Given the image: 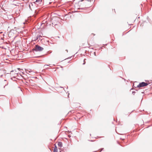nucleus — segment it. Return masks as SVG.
<instances>
[{
  "mask_svg": "<svg viewBox=\"0 0 152 152\" xmlns=\"http://www.w3.org/2000/svg\"><path fill=\"white\" fill-rule=\"evenodd\" d=\"M57 25V24H55V26L56 25Z\"/></svg>",
  "mask_w": 152,
  "mask_h": 152,
  "instance_id": "obj_22",
  "label": "nucleus"
},
{
  "mask_svg": "<svg viewBox=\"0 0 152 152\" xmlns=\"http://www.w3.org/2000/svg\"><path fill=\"white\" fill-rule=\"evenodd\" d=\"M34 2H31L29 3V7L30 9H31V6H33V4H34Z\"/></svg>",
  "mask_w": 152,
  "mask_h": 152,
  "instance_id": "obj_8",
  "label": "nucleus"
},
{
  "mask_svg": "<svg viewBox=\"0 0 152 152\" xmlns=\"http://www.w3.org/2000/svg\"><path fill=\"white\" fill-rule=\"evenodd\" d=\"M14 29H15V30H16V27H15L14 28Z\"/></svg>",
  "mask_w": 152,
  "mask_h": 152,
  "instance_id": "obj_19",
  "label": "nucleus"
},
{
  "mask_svg": "<svg viewBox=\"0 0 152 152\" xmlns=\"http://www.w3.org/2000/svg\"><path fill=\"white\" fill-rule=\"evenodd\" d=\"M49 65H45L44 66V67L46 68H47L46 66H49Z\"/></svg>",
  "mask_w": 152,
  "mask_h": 152,
  "instance_id": "obj_11",
  "label": "nucleus"
},
{
  "mask_svg": "<svg viewBox=\"0 0 152 152\" xmlns=\"http://www.w3.org/2000/svg\"><path fill=\"white\" fill-rule=\"evenodd\" d=\"M142 94L144 93V92H142Z\"/></svg>",
  "mask_w": 152,
  "mask_h": 152,
  "instance_id": "obj_21",
  "label": "nucleus"
},
{
  "mask_svg": "<svg viewBox=\"0 0 152 152\" xmlns=\"http://www.w3.org/2000/svg\"><path fill=\"white\" fill-rule=\"evenodd\" d=\"M86 8V7H83V8H79V9H81V10H84V9H85Z\"/></svg>",
  "mask_w": 152,
  "mask_h": 152,
  "instance_id": "obj_10",
  "label": "nucleus"
},
{
  "mask_svg": "<svg viewBox=\"0 0 152 152\" xmlns=\"http://www.w3.org/2000/svg\"><path fill=\"white\" fill-rule=\"evenodd\" d=\"M56 148V149H57V147H56V145H55V148Z\"/></svg>",
  "mask_w": 152,
  "mask_h": 152,
  "instance_id": "obj_16",
  "label": "nucleus"
},
{
  "mask_svg": "<svg viewBox=\"0 0 152 152\" xmlns=\"http://www.w3.org/2000/svg\"><path fill=\"white\" fill-rule=\"evenodd\" d=\"M148 84L147 83H146L144 82H142L140 83L137 86V87L140 88L145 86H148Z\"/></svg>",
  "mask_w": 152,
  "mask_h": 152,
  "instance_id": "obj_2",
  "label": "nucleus"
},
{
  "mask_svg": "<svg viewBox=\"0 0 152 152\" xmlns=\"http://www.w3.org/2000/svg\"><path fill=\"white\" fill-rule=\"evenodd\" d=\"M44 48L39 46V45H35V47L33 48L32 50L33 51H35L36 52L37 51H42L43 50Z\"/></svg>",
  "mask_w": 152,
  "mask_h": 152,
  "instance_id": "obj_1",
  "label": "nucleus"
},
{
  "mask_svg": "<svg viewBox=\"0 0 152 152\" xmlns=\"http://www.w3.org/2000/svg\"><path fill=\"white\" fill-rule=\"evenodd\" d=\"M66 50L67 51V52H68V50Z\"/></svg>",
  "mask_w": 152,
  "mask_h": 152,
  "instance_id": "obj_20",
  "label": "nucleus"
},
{
  "mask_svg": "<svg viewBox=\"0 0 152 152\" xmlns=\"http://www.w3.org/2000/svg\"><path fill=\"white\" fill-rule=\"evenodd\" d=\"M8 82H7V83H6V84H5V86H4V88H5V86H7V85H8Z\"/></svg>",
  "mask_w": 152,
  "mask_h": 152,
  "instance_id": "obj_12",
  "label": "nucleus"
},
{
  "mask_svg": "<svg viewBox=\"0 0 152 152\" xmlns=\"http://www.w3.org/2000/svg\"><path fill=\"white\" fill-rule=\"evenodd\" d=\"M42 37V36L41 35H37V36L36 37V40H37V39H38V40H40V37Z\"/></svg>",
  "mask_w": 152,
  "mask_h": 152,
  "instance_id": "obj_7",
  "label": "nucleus"
},
{
  "mask_svg": "<svg viewBox=\"0 0 152 152\" xmlns=\"http://www.w3.org/2000/svg\"><path fill=\"white\" fill-rule=\"evenodd\" d=\"M57 151H58L57 149L54 148V152H57Z\"/></svg>",
  "mask_w": 152,
  "mask_h": 152,
  "instance_id": "obj_9",
  "label": "nucleus"
},
{
  "mask_svg": "<svg viewBox=\"0 0 152 152\" xmlns=\"http://www.w3.org/2000/svg\"><path fill=\"white\" fill-rule=\"evenodd\" d=\"M86 60V59H84V63H83V64H85V60Z\"/></svg>",
  "mask_w": 152,
  "mask_h": 152,
  "instance_id": "obj_14",
  "label": "nucleus"
},
{
  "mask_svg": "<svg viewBox=\"0 0 152 152\" xmlns=\"http://www.w3.org/2000/svg\"><path fill=\"white\" fill-rule=\"evenodd\" d=\"M26 73L27 74H29L30 75V74H33L34 73L32 71H28V70H27L26 71Z\"/></svg>",
  "mask_w": 152,
  "mask_h": 152,
  "instance_id": "obj_5",
  "label": "nucleus"
},
{
  "mask_svg": "<svg viewBox=\"0 0 152 152\" xmlns=\"http://www.w3.org/2000/svg\"><path fill=\"white\" fill-rule=\"evenodd\" d=\"M34 3L37 5H41L43 3V1L42 0H36Z\"/></svg>",
  "mask_w": 152,
  "mask_h": 152,
  "instance_id": "obj_3",
  "label": "nucleus"
},
{
  "mask_svg": "<svg viewBox=\"0 0 152 152\" xmlns=\"http://www.w3.org/2000/svg\"><path fill=\"white\" fill-rule=\"evenodd\" d=\"M91 0H81L79 1V3L80 2H83V4H86V3L87 1H91Z\"/></svg>",
  "mask_w": 152,
  "mask_h": 152,
  "instance_id": "obj_4",
  "label": "nucleus"
},
{
  "mask_svg": "<svg viewBox=\"0 0 152 152\" xmlns=\"http://www.w3.org/2000/svg\"><path fill=\"white\" fill-rule=\"evenodd\" d=\"M58 146L61 147H62V143L61 142H58Z\"/></svg>",
  "mask_w": 152,
  "mask_h": 152,
  "instance_id": "obj_6",
  "label": "nucleus"
},
{
  "mask_svg": "<svg viewBox=\"0 0 152 152\" xmlns=\"http://www.w3.org/2000/svg\"><path fill=\"white\" fill-rule=\"evenodd\" d=\"M103 149H104V148H102V149L100 151V152H101V151H102V150H103Z\"/></svg>",
  "mask_w": 152,
  "mask_h": 152,
  "instance_id": "obj_18",
  "label": "nucleus"
},
{
  "mask_svg": "<svg viewBox=\"0 0 152 152\" xmlns=\"http://www.w3.org/2000/svg\"><path fill=\"white\" fill-rule=\"evenodd\" d=\"M6 81V80H4V83H5Z\"/></svg>",
  "mask_w": 152,
  "mask_h": 152,
  "instance_id": "obj_17",
  "label": "nucleus"
},
{
  "mask_svg": "<svg viewBox=\"0 0 152 152\" xmlns=\"http://www.w3.org/2000/svg\"><path fill=\"white\" fill-rule=\"evenodd\" d=\"M13 71H11V72H13Z\"/></svg>",
  "mask_w": 152,
  "mask_h": 152,
  "instance_id": "obj_23",
  "label": "nucleus"
},
{
  "mask_svg": "<svg viewBox=\"0 0 152 152\" xmlns=\"http://www.w3.org/2000/svg\"><path fill=\"white\" fill-rule=\"evenodd\" d=\"M94 55L95 56H96V52H94Z\"/></svg>",
  "mask_w": 152,
  "mask_h": 152,
  "instance_id": "obj_15",
  "label": "nucleus"
},
{
  "mask_svg": "<svg viewBox=\"0 0 152 152\" xmlns=\"http://www.w3.org/2000/svg\"><path fill=\"white\" fill-rule=\"evenodd\" d=\"M135 93V92L134 91H133L132 92V94H133V95Z\"/></svg>",
  "mask_w": 152,
  "mask_h": 152,
  "instance_id": "obj_13",
  "label": "nucleus"
}]
</instances>
